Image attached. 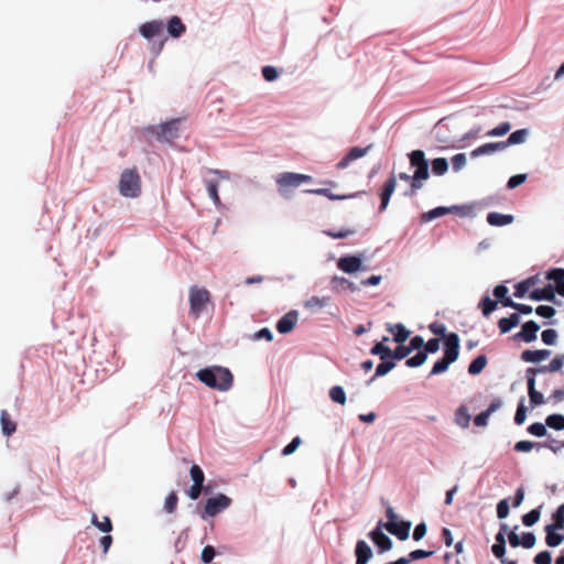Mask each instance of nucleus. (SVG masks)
Returning a JSON list of instances; mask_svg holds the SVG:
<instances>
[{
  "label": "nucleus",
  "instance_id": "8",
  "mask_svg": "<svg viewBox=\"0 0 564 564\" xmlns=\"http://www.w3.org/2000/svg\"><path fill=\"white\" fill-rule=\"evenodd\" d=\"M178 123L180 119H173L159 127L153 128L159 141L172 142L178 138Z\"/></svg>",
  "mask_w": 564,
  "mask_h": 564
},
{
  "label": "nucleus",
  "instance_id": "59",
  "mask_svg": "<svg viewBox=\"0 0 564 564\" xmlns=\"http://www.w3.org/2000/svg\"><path fill=\"white\" fill-rule=\"evenodd\" d=\"M525 417H527V408H525L523 401H521L518 405V409H517V412L514 415V423L517 425H521L524 423Z\"/></svg>",
  "mask_w": 564,
  "mask_h": 564
},
{
  "label": "nucleus",
  "instance_id": "32",
  "mask_svg": "<svg viewBox=\"0 0 564 564\" xmlns=\"http://www.w3.org/2000/svg\"><path fill=\"white\" fill-rule=\"evenodd\" d=\"M488 364V359L485 355L476 357L468 366V373L471 376L479 375Z\"/></svg>",
  "mask_w": 564,
  "mask_h": 564
},
{
  "label": "nucleus",
  "instance_id": "13",
  "mask_svg": "<svg viewBox=\"0 0 564 564\" xmlns=\"http://www.w3.org/2000/svg\"><path fill=\"white\" fill-rule=\"evenodd\" d=\"M337 268L345 273H355L364 270L362 260L358 256H345L337 261Z\"/></svg>",
  "mask_w": 564,
  "mask_h": 564
},
{
  "label": "nucleus",
  "instance_id": "49",
  "mask_svg": "<svg viewBox=\"0 0 564 564\" xmlns=\"http://www.w3.org/2000/svg\"><path fill=\"white\" fill-rule=\"evenodd\" d=\"M426 352L419 351L415 356L406 359L405 365L410 368L422 366L426 360Z\"/></svg>",
  "mask_w": 564,
  "mask_h": 564
},
{
  "label": "nucleus",
  "instance_id": "50",
  "mask_svg": "<svg viewBox=\"0 0 564 564\" xmlns=\"http://www.w3.org/2000/svg\"><path fill=\"white\" fill-rule=\"evenodd\" d=\"M510 129H511V126L509 122H501L499 126H497L496 128L488 131L487 135L488 137H502V135L507 134L510 131Z\"/></svg>",
  "mask_w": 564,
  "mask_h": 564
},
{
  "label": "nucleus",
  "instance_id": "29",
  "mask_svg": "<svg viewBox=\"0 0 564 564\" xmlns=\"http://www.w3.org/2000/svg\"><path fill=\"white\" fill-rule=\"evenodd\" d=\"M186 31L185 24L182 20L174 15L169 20L167 32L173 37H180Z\"/></svg>",
  "mask_w": 564,
  "mask_h": 564
},
{
  "label": "nucleus",
  "instance_id": "14",
  "mask_svg": "<svg viewBox=\"0 0 564 564\" xmlns=\"http://www.w3.org/2000/svg\"><path fill=\"white\" fill-rule=\"evenodd\" d=\"M540 326L534 321L525 322L522 328L517 333L513 338L517 340H523L524 343H532L536 339V333Z\"/></svg>",
  "mask_w": 564,
  "mask_h": 564
},
{
  "label": "nucleus",
  "instance_id": "41",
  "mask_svg": "<svg viewBox=\"0 0 564 564\" xmlns=\"http://www.w3.org/2000/svg\"><path fill=\"white\" fill-rule=\"evenodd\" d=\"M372 355L380 356L381 360H386L390 358V355H392V350L386 346L383 343H377L370 350Z\"/></svg>",
  "mask_w": 564,
  "mask_h": 564
},
{
  "label": "nucleus",
  "instance_id": "4",
  "mask_svg": "<svg viewBox=\"0 0 564 564\" xmlns=\"http://www.w3.org/2000/svg\"><path fill=\"white\" fill-rule=\"evenodd\" d=\"M210 302V293L205 288L196 285L189 289V314L197 318L205 306Z\"/></svg>",
  "mask_w": 564,
  "mask_h": 564
},
{
  "label": "nucleus",
  "instance_id": "54",
  "mask_svg": "<svg viewBox=\"0 0 564 564\" xmlns=\"http://www.w3.org/2000/svg\"><path fill=\"white\" fill-rule=\"evenodd\" d=\"M411 354V350L408 346L400 344L394 350H392V355L390 358L401 360L408 357Z\"/></svg>",
  "mask_w": 564,
  "mask_h": 564
},
{
  "label": "nucleus",
  "instance_id": "56",
  "mask_svg": "<svg viewBox=\"0 0 564 564\" xmlns=\"http://www.w3.org/2000/svg\"><path fill=\"white\" fill-rule=\"evenodd\" d=\"M541 338L545 345H554L557 338V333L555 329L549 328L542 332Z\"/></svg>",
  "mask_w": 564,
  "mask_h": 564
},
{
  "label": "nucleus",
  "instance_id": "26",
  "mask_svg": "<svg viewBox=\"0 0 564 564\" xmlns=\"http://www.w3.org/2000/svg\"><path fill=\"white\" fill-rule=\"evenodd\" d=\"M387 330L393 334V339L398 344H403L410 336V332L403 324H387Z\"/></svg>",
  "mask_w": 564,
  "mask_h": 564
},
{
  "label": "nucleus",
  "instance_id": "3",
  "mask_svg": "<svg viewBox=\"0 0 564 564\" xmlns=\"http://www.w3.org/2000/svg\"><path fill=\"white\" fill-rule=\"evenodd\" d=\"M411 166L415 167L412 176V194L422 187V181L429 178V163L422 150H414L409 154Z\"/></svg>",
  "mask_w": 564,
  "mask_h": 564
},
{
  "label": "nucleus",
  "instance_id": "64",
  "mask_svg": "<svg viewBox=\"0 0 564 564\" xmlns=\"http://www.w3.org/2000/svg\"><path fill=\"white\" fill-rule=\"evenodd\" d=\"M552 557L549 551H542L534 557L535 564H551Z\"/></svg>",
  "mask_w": 564,
  "mask_h": 564
},
{
  "label": "nucleus",
  "instance_id": "2",
  "mask_svg": "<svg viewBox=\"0 0 564 564\" xmlns=\"http://www.w3.org/2000/svg\"><path fill=\"white\" fill-rule=\"evenodd\" d=\"M118 188L119 193L128 198H135L141 194V177L135 167L121 173Z\"/></svg>",
  "mask_w": 564,
  "mask_h": 564
},
{
  "label": "nucleus",
  "instance_id": "17",
  "mask_svg": "<svg viewBox=\"0 0 564 564\" xmlns=\"http://www.w3.org/2000/svg\"><path fill=\"white\" fill-rule=\"evenodd\" d=\"M297 312L296 311H290L286 313L276 324V330L280 334H288L290 333L294 326L297 323Z\"/></svg>",
  "mask_w": 564,
  "mask_h": 564
},
{
  "label": "nucleus",
  "instance_id": "19",
  "mask_svg": "<svg viewBox=\"0 0 564 564\" xmlns=\"http://www.w3.org/2000/svg\"><path fill=\"white\" fill-rule=\"evenodd\" d=\"M502 405V402L500 399H495L488 409L486 411L480 412L478 415L474 419V424L476 426L482 427L488 424L489 416L497 411Z\"/></svg>",
  "mask_w": 564,
  "mask_h": 564
},
{
  "label": "nucleus",
  "instance_id": "18",
  "mask_svg": "<svg viewBox=\"0 0 564 564\" xmlns=\"http://www.w3.org/2000/svg\"><path fill=\"white\" fill-rule=\"evenodd\" d=\"M397 187V178L392 174L384 183L383 189L380 194V212L384 210L388 207L389 200L391 195L393 194L394 189Z\"/></svg>",
  "mask_w": 564,
  "mask_h": 564
},
{
  "label": "nucleus",
  "instance_id": "27",
  "mask_svg": "<svg viewBox=\"0 0 564 564\" xmlns=\"http://www.w3.org/2000/svg\"><path fill=\"white\" fill-rule=\"evenodd\" d=\"M556 530H560V529H558V527H554V522L552 524H547L545 527V532H546L545 542L551 547H555V546L560 545L564 540V535L555 533Z\"/></svg>",
  "mask_w": 564,
  "mask_h": 564
},
{
  "label": "nucleus",
  "instance_id": "5",
  "mask_svg": "<svg viewBox=\"0 0 564 564\" xmlns=\"http://www.w3.org/2000/svg\"><path fill=\"white\" fill-rule=\"evenodd\" d=\"M312 177L306 174L284 172L276 176L275 182L279 186V192L282 196L286 197L285 188L299 187L302 183L311 182Z\"/></svg>",
  "mask_w": 564,
  "mask_h": 564
},
{
  "label": "nucleus",
  "instance_id": "63",
  "mask_svg": "<svg viewBox=\"0 0 564 564\" xmlns=\"http://www.w3.org/2000/svg\"><path fill=\"white\" fill-rule=\"evenodd\" d=\"M216 555V551L214 549V546L212 545H206L203 551H202V555H200V558L204 563L208 564L213 561V558L215 557Z\"/></svg>",
  "mask_w": 564,
  "mask_h": 564
},
{
  "label": "nucleus",
  "instance_id": "35",
  "mask_svg": "<svg viewBox=\"0 0 564 564\" xmlns=\"http://www.w3.org/2000/svg\"><path fill=\"white\" fill-rule=\"evenodd\" d=\"M455 421L457 425L462 427H468L470 422V415L468 413V409L465 405H460L455 414Z\"/></svg>",
  "mask_w": 564,
  "mask_h": 564
},
{
  "label": "nucleus",
  "instance_id": "42",
  "mask_svg": "<svg viewBox=\"0 0 564 564\" xmlns=\"http://www.w3.org/2000/svg\"><path fill=\"white\" fill-rule=\"evenodd\" d=\"M451 364H453V361L443 356L442 359L437 360L434 364V366L432 367V370L430 372V376H436V375H441V373L445 372L448 369Z\"/></svg>",
  "mask_w": 564,
  "mask_h": 564
},
{
  "label": "nucleus",
  "instance_id": "43",
  "mask_svg": "<svg viewBox=\"0 0 564 564\" xmlns=\"http://www.w3.org/2000/svg\"><path fill=\"white\" fill-rule=\"evenodd\" d=\"M503 306L511 307L518 311L521 314L528 315L532 313V306L521 303H516L511 299H506L503 301Z\"/></svg>",
  "mask_w": 564,
  "mask_h": 564
},
{
  "label": "nucleus",
  "instance_id": "62",
  "mask_svg": "<svg viewBox=\"0 0 564 564\" xmlns=\"http://www.w3.org/2000/svg\"><path fill=\"white\" fill-rule=\"evenodd\" d=\"M262 76L267 82H273L278 78L279 74L275 67L268 65L262 67Z\"/></svg>",
  "mask_w": 564,
  "mask_h": 564
},
{
  "label": "nucleus",
  "instance_id": "23",
  "mask_svg": "<svg viewBox=\"0 0 564 564\" xmlns=\"http://www.w3.org/2000/svg\"><path fill=\"white\" fill-rule=\"evenodd\" d=\"M507 148V143L500 142H491V143H485L475 150L471 151V156L477 158L485 154H491L496 151L505 150Z\"/></svg>",
  "mask_w": 564,
  "mask_h": 564
},
{
  "label": "nucleus",
  "instance_id": "61",
  "mask_svg": "<svg viewBox=\"0 0 564 564\" xmlns=\"http://www.w3.org/2000/svg\"><path fill=\"white\" fill-rule=\"evenodd\" d=\"M465 153H457L452 158V165L455 171L462 170L466 165Z\"/></svg>",
  "mask_w": 564,
  "mask_h": 564
},
{
  "label": "nucleus",
  "instance_id": "55",
  "mask_svg": "<svg viewBox=\"0 0 564 564\" xmlns=\"http://www.w3.org/2000/svg\"><path fill=\"white\" fill-rule=\"evenodd\" d=\"M207 193H208L209 197L214 200L215 204H220L217 182H215V181L207 182Z\"/></svg>",
  "mask_w": 564,
  "mask_h": 564
},
{
  "label": "nucleus",
  "instance_id": "10",
  "mask_svg": "<svg viewBox=\"0 0 564 564\" xmlns=\"http://www.w3.org/2000/svg\"><path fill=\"white\" fill-rule=\"evenodd\" d=\"M459 356V337L456 333H449L444 339V357L455 362Z\"/></svg>",
  "mask_w": 564,
  "mask_h": 564
},
{
  "label": "nucleus",
  "instance_id": "7",
  "mask_svg": "<svg viewBox=\"0 0 564 564\" xmlns=\"http://www.w3.org/2000/svg\"><path fill=\"white\" fill-rule=\"evenodd\" d=\"M193 485L189 488L187 495L192 500L199 498L203 491L207 492L208 489L204 488L205 475L203 469L198 465H193L189 470Z\"/></svg>",
  "mask_w": 564,
  "mask_h": 564
},
{
  "label": "nucleus",
  "instance_id": "28",
  "mask_svg": "<svg viewBox=\"0 0 564 564\" xmlns=\"http://www.w3.org/2000/svg\"><path fill=\"white\" fill-rule=\"evenodd\" d=\"M0 423H1L2 433L6 436H11L17 431V423L11 420V416L7 410L1 411Z\"/></svg>",
  "mask_w": 564,
  "mask_h": 564
},
{
  "label": "nucleus",
  "instance_id": "34",
  "mask_svg": "<svg viewBox=\"0 0 564 564\" xmlns=\"http://www.w3.org/2000/svg\"><path fill=\"white\" fill-rule=\"evenodd\" d=\"M563 365H564V355L555 357L554 359L551 360V362L547 366L534 368V370H538V373L539 372H556V371L561 370Z\"/></svg>",
  "mask_w": 564,
  "mask_h": 564
},
{
  "label": "nucleus",
  "instance_id": "57",
  "mask_svg": "<svg viewBox=\"0 0 564 564\" xmlns=\"http://www.w3.org/2000/svg\"><path fill=\"white\" fill-rule=\"evenodd\" d=\"M302 443V440L300 436H295L291 443H289L283 449H282V455L283 456H289L291 454H293L297 447L300 446V444Z\"/></svg>",
  "mask_w": 564,
  "mask_h": 564
},
{
  "label": "nucleus",
  "instance_id": "48",
  "mask_svg": "<svg viewBox=\"0 0 564 564\" xmlns=\"http://www.w3.org/2000/svg\"><path fill=\"white\" fill-rule=\"evenodd\" d=\"M178 502V497L176 492L172 491L166 498L164 502V510L169 513H173L176 510Z\"/></svg>",
  "mask_w": 564,
  "mask_h": 564
},
{
  "label": "nucleus",
  "instance_id": "45",
  "mask_svg": "<svg viewBox=\"0 0 564 564\" xmlns=\"http://www.w3.org/2000/svg\"><path fill=\"white\" fill-rule=\"evenodd\" d=\"M333 283L336 289L350 290V291L357 290V288L355 286V284L352 282H350L348 279L343 278V276H334Z\"/></svg>",
  "mask_w": 564,
  "mask_h": 564
},
{
  "label": "nucleus",
  "instance_id": "33",
  "mask_svg": "<svg viewBox=\"0 0 564 564\" xmlns=\"http://www.w3.org/2000/svg\"><path fill=\"white\" fill-rule=\"evenodd\" d=\"M538 281V276H530L527 280L518 283L516 285L514 296L516 297H523L531 286H533Z\"/></svg>",
  "mask_w": 564,
  "mask_h": 564
},
{
  "label": "nucleus",
  "instance_id": "24",
  "mask_svg": "<svg viewBox=\"0 0 564 564\" xmlns=\"http://www.w3.org/2000/svg\"><path fill=\"white\" fill-rule=\"evenodd\" d=\"M546 279L555 282L556 286L554 288L555 292H557L561 296H564V269H552L546 273Z\"/></svg>",
  "mask_w": 564,
  "mask_h": 564
},
{
  "label": "nucleus",
  "instance_id": "6",
  "mask_svg": "<svg viewBox=\"0 0 564 564\" xmlns=\"http://www.w3.org/2000/svg\"><path fill=\"white\" fill-rule=\"evenodd\" d=\"M231 505V499L224 494H218L216 497L206 500L202 518L215 517L221 511L226 510Z\"/></svg>",
  "mask_w": 564,
  "mask_h": 564
},
{
  "label": "nucleus",
  "instance_id": "60",
  "mask_svg": "<svg viewBox=\"0 0 564 564\" xmlns=\"http://www.w3.org/2000/svg\"><path fill=\"white\" fill-rule=\"evenodd\" d=\"M555 308L549 305H540L535 308V313L544 318H551L555 315Z\"/></svg>",
  "mask_w": 564,
  "mask_h": 564
},
{
  "label": "nucleus",
  "instance_id": "51",
  "mask_svg": "<svg viewBox=\"0 0 564 564\" xmlns=\"http://www.w3.org/2000/svg\"><path fill=\"white\" fill-rule=\"evenodd\" d=\"M328 301V297L312 296L306 301L305 306L307 308H322L327 305Z\"/></svg>",
  "mask_w": 564,
  "mask_h": 564
},
{
  "label": "nucleus",
  "instance_id": "20",
  "mask_svg": "<svg viewBox=\"0 0 564 564\" xmlns=\"http://www.w3.org/2000/svg\"><path fill=\"white\" fill-rule=\"evenodd\" d=\"M355 554H356V564H367L368 561L372 557L371 547L364 540H359L357 542L356 549H355Z\"/></svg>",
  "mask_w": 564,
  "mask_h": 564
},
{
  "label": "nucleus",
  "instance_id": "1",
  "mask_svg": "<svg viewBox=\"0 0 564 564\" xmlns=\"http://www.w3.org/2000/svg\"><path fill=\"white\" fill-rule=\"evenodd\" d=\"M197 378L207 387L219 391L229 390L234 382V376L229 369L219 366L199 370L197 372Z\"/></svg>",
  "mask_w": 564,
  "mask_h": 564
},
{
  "label": "nucleus",
  "instance_id": "30",
  "mask_svg": "<svg viewBox=\"0 0 564 564\" xmlns=\"http://www.w3.org/2000/svg\"><path fill=\"white\" fill-rule=\"evenodd\" d=\"M487 221L489 225L496 227L506 226L513 221V216L492 212L487 215Z\"/></svg>",
  "mask_w": 564,
  "mask_h": 564
},
{
  "label": "nucleus",
  "instance_id": "38",
  "mask_svg": "<svg viewBox=\"0 0 564 564\" xmlns=\"http://www.w3.org/2000/svg\"><path fill=\"white\" fill-rule=\"evenodd\" d=\"M545 423L549 427L554 429L556 431L564 430V415L551 414L546 417Z\"/></svg>",
  "mask_w": 564,
  "mask_h": 564
},
{
  "label": "nucleus",
  "instance_id": "53",
  "mask_svg": "<svg viewBox=\"0 0 564 564\" xmlns=\"http://www.w3.org/2000/svg\"><path fill=\"white\" fill-rule=\"evenodd\" d=\"M552 520L554 522V527H558V529H564V503L561 505L553 513Z\"/></svg>",
  "mask_w": 564,
  "mask_h": 564
},
{
  "label": "nucleus",
  "instance_id": "11",
  "mask_svg": "<svg viewBox=\"0 0 564 564\" xmlns=\"http://www.w3.org/2000/svg\"><path fill=\"white\" fill-rule=\"evenodd\" d=\"M382 525L389 533L395 535L401 541H404L409 538V533H410V529H411L410 521L382 522Z\"/></svg>",
  "mask_w": 564,
  "mask_h": 564
},
{
  "label": "nucleus",
  "instance_id": "31",
  "mask_svg": "<svg viewBox=\"0 0 564 564\" xmlns=\"http://www.w3.org/2000/svg\"><path fill=\"white\" fill-rule=\"evenodd\" d=\"M520 322V317L517 313H512L509 317H502L498 322V327L501 334L510 332Z\"/></svg>",
  "mask_w": 564,
  "mask_h": 564
},
{
  "label": "nucleus",
  "instance_id": "12",
  "mask_svg": "<svg viewBox=\"0 0 564 564\" xmlns=\"http://www.w3.org/2000/svg\"><path fill=\"white\" fill-rule=\"evenodd\" d=\"M525 372L530 402L532 405H540L544 402V398L541 392L535 390V375L538 373V370H534V368H528Z\"/></svg>",
  "mask_w": 564,
  "mask_h": 564
},
{
  "label": "nucleus",
  "instance_id": "58",
  "mask_svg": "<svg viewBox=\"0 0 564 564\" xmlns=\"http://www.w3.org/2000/svg\"><path fill=\"white\" fill-rule=\"evenodd\" d=\"M528 432L534 436L542 437L546 434V429L544 424L536 422L528 427Z\"/></svg>",
  "mask_w": 564,
  "mask_h": 564
},
{
  "label": "nucleus",
  "instance_id": "39",
  "mask_svg": "<svg viewBox=\"0 0 564 564\" xmlns=\"http://www.w3.org/2000/svg\"><path fill=\"white\" fill-rule=\"evenodd\" d=\"M329 398L333 402L344 405L346 403V393L340 386H335L329 390Z\"/></svg>",
  "mask_w": 564,
  "mask_h": 564
},
{
  "label": "nucleus",
  "instance_id": "52",
  "mask_svg": "<svg viewBox=\"0 0 564 564\" xmlns=\"http://www.w3.org/2000/svg\"><path fill=\"white\" fill-rule=\"evenodd\" d=\"M394 366L395 364L393 361H387V359L382 360V362H380L377 366L373 378L387 375L390 370L394 368Z\"/></svg>",
  "mask_w": 564,
  "mask_h": 564
},
{
  "label": "nucleus",
  "instance_id": "22",
  "mask_svg": "<svg viewBox=\"0 0 564 564\" xmlns=\"http://www.w3.org/2000/svg\"><path fill=\"white\" fill-rule=\"evenodd\" d=\"M529 297L534 301H549L554 302L555 301V290L554 286L549 284L544 286L543 289H535L533 290Z\"/></svg>",
  "mask_w": 564,
  "mask_h": 564
},
{
  "label": "nucleus",
  "instance_id": "16",
  "mask_svg": "<svg viewBox=\"0 0 564 564\" xmlns=\"http://www.w3.org/2000/svg\"><path fill=\"white\" fill-rule=\"evenodd\" d=\"M163 28H164V23L162 21L153 20V21L145 22L142 25H140L139 31L142 36L150 40V39H153L154 36L160 35L163 31Z\"/></svg>",
  "mask_w": 564,
  "mask_h": 564
},
{
  "label": "nucleus",
  "instance_id": "9",
  "mask_svg": "<svg viewBox=\"0 0 564 564\" xmlns=\"http://www.w3.org/2000/svg\"><path fill=\"white\" fill-rule=\"evenodd\" d=\"M382 521H379L376 529L369 533V538L377 545L380 553L390 551L393 545L391 539L382 532Z\"/></svg>",
  "mask_w": 564,
  "mask_h": 564
},
{
  "label": "nucleus",
  "instance_id": "36",
  "mask_svg": "<svg viewBox=\"0 0 564 564\" xmlns=\"http://www.w3.org/2000/svg\"><path fill=\"white\" fill-rule=\"evenodd\" d=\"M448 170V162L444 158H437L432 161V173L441 176L444 175Z\"/></svg>",
  "mask_w": 564,
  "mask_h": 564
},
{
  "label": "nucleus",
  "instance_id": "21",
  "mask_svg": "<svg viewBox=\"0 0 564 564\" xmlns=\"http://www.w3.org/2000/svg\"><path fill=\"white\" fill-rule=\"evenodd\" d=\"M459 208L457 206H451V207H436L434 209H431L426 213H423L421 215V223H429L434 220L435 218L445 216L447 214H452L454 210H458Z\"/></svg>",
  "mask_w": 564,
  "mask_h": 564
},
{
  "label": "nucleus",
  "instance_id": "47",
  "mask_svg": "<svg viewBox=\"0 0 564 564\" xmlns=\"http://www.w3.org/2000/svg\"><path fill=\"white\" fill-rule=\"evenodd\" d=\"M480 307L485 316H489L496 308L497 302L491 300L489 296H485L480 302Z\"/></svg>",
  "mask_w": 564,
  "mask_h": 564
},
{
  "label": "nucleus",
  "instance_id": "46",
  "mask_svg": "<svg viewBox=\"0 0 564 564\" xmlns=\"http://www.w3.org/2000/svg\"><path fill=\"white\" fill-rule=\"evenodd\" d=\"M433 551H425V550H414L408 554V556H403L406 561V564H409L412 561L430 557L433 555Z\"/></svg>",
  "mask_w": 564,
  "mask_h": 564
},
{
  "label": "nucleus",
  "instance_id": "40",
  "mask_svg": "<svg viewBox=\"0 0 564 564\" xmlns=\"http://www.w3.org/2000/svg\"><path fill=\"white\" fill-rule=\"evenodd\" d=\"M91 523L97 527L102 532H110L112 530V523L109 517H104L101 521L98 520L97 516L94 513L91 517Z\"/></svg>",
  "mask_w": 564,
  "mask_h": 564
},
{
  "label": "nucleus",
  "instance_id": "37",
  "mask_svg": "<svg viewBox=\"0 0 564 564\" xmlns=\"http://www.w3.org/2000/svg\"><path fill=\"white\" fill-rule=\"evenodd\" d=\"M527 135H528L527 129L516 130L514 132H512L509 135L507 141H502V142L507 143V147H509L511 144H520V143L524 142Z\"/></svg>",
  "mask_w": 564,
  "mask_h": 564
},
{
  "label": "nucleus",
  "instance_id": "44",
  "mask_svg": "<svg viewBox=\"0 0 564 564\" xmlns=\"http://www.w3.org/2000/svg\"><path fill=\"white\" fill-rule=\"evenodd\" d=\"M540 509H541V507L533 509L530 512L525 513L522 517V523L525 527H532L533 524H535L539 521L540 516H541Z\"/></svg>",
  "mask_w": 564,
  "mask_h": 564
},
{
  "label": "nucleus",
  "instance_id": "15",
  "mask_svg": "<svg viewBox=\"0 0 564 564\" xmlns=\"http://www.w3.org/2000/svg\"><path fill=\"white\" fill-rule=\"evenodd\" d=\"M371 148H372L371 144H369L366 148H359V147L351 148L348 151V153L336 164V167L338 170L346 169L350 162L366 155Z\"/></svg>",
  "mask_w": 564,
  "mask_h": 564
},
{
  "label": "nucleus",
  "instance_id": "25",
  "mask_svg": "<svg viewBox=\"0 0 564 564\" xmlns=\"http://www.w3.org/2000/svg\"><path fill=\"white\" fill-rule=\"evenodd\" d=\"M551 355V351L547 349L541 350H524L521 354V359L525 362H540L545 360Z\"/></svg>",
  "mask_w": 564,
  "mask_h": 564
}]
</instances>
